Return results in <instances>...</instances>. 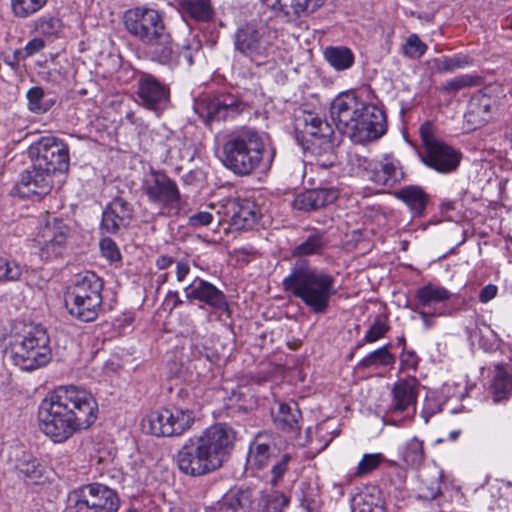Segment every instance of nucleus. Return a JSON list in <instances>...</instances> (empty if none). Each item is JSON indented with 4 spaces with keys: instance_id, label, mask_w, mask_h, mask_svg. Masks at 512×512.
I'll use <instances>...</instances> for the list:
<instances>
[{
    "instance_id": "52",
    "label": "nucleus",
    "mask_w": 512,
    "mask_h": 512,
    "mask_svg": "<svg viewBox=\"0 0 512 512\" xmlns=\"http://www.w3.org/2000/svg\"><path fill=\"white\" fill-rule=\"evenodd\" d=\"M102 255L109 261L120 260L121 255L116 243L110 238H103L100 241Z\"/></svg>"
},
{
    "instance_id": "14",
    "label": "nucleus",
    "mask_w": 512,
    "mask_h": 512,
    "mask_svg": "<svg viewBox=\"0 0 512 512\" xmlns=\"http://www.w3.org/2000/svg\"><path fill=\"white\" fill-rule=\"evenodd\" d=\"M194 422L193 412L177 407L163 408L150 413L143 420V429L157 437H172L183 434Z\"/></svg>"
},
{
    "instance_id": "22",
    "label": "nucleus",
    "mask_w": 512,
    "mask_h": 512,
    "mask_svg": "<svg viewBox=\"0 0 512 512\" xmlns=\"http://www.w3.org/2000/svg\"><path fill=\"white\" fill-rule=\"evenodd\" d=\"M132 217V205L125 199L116 197L103 211L101 229L108 234H115L121 228H126Z\"/></svg>"
},
{
    "instance_id": "18",
    "label": "nucleus",
    "mask_w": 512,
    "mask_h": 512,
    "mask_svg": "<svg viewBox=\"0 0 512 512\" xmlns=\"http://www.w3.org/2000/svg\"><path fill=\"white\" fill-rule=\"evenodd\" d=\"M246 105L232 94L204 97L195 104V111L206 124L234 119Z\"/></svg>"
},
{
    "instance_id": "40",
    "label": "nucleus",
    "mask_w": 512,
    "mask_h": 512,
    "mask_svg": "<svg viewBox=\"0 0 512 512\" xmlns=\"http://www.w3.org/2000/svg\"><path fill=\"white\" fill-rule=\"evenodd\" d=\"M48 0H11V10L16 18L26 19L38 13Z\"/></svg>"
},
{
    "instance_id": "57",
    "label": "nucleus",
    "mask_w": 512,
    "mask_h": 512,
    "mask_svg": "<svg viewBox=\"0 0 512 512\" xmlns=\"http://www.w3.org/2000/svg\"><path fill=\"white\" fill-rule=\"evenodd\" d=\"M449 60L453 71L456 69L465 68L472 64V58L461 53L449 56Z\"/></svg>"
},
{
    "instance_id": "30",
    "label": "nucleus",
    "mask_w": 512,
    "mask_h": 512,
    "mask_svg": "<svg viewBox=\"0 0 512 512\" xmlns=\"http://www.w3.org/2000/svg\"><path fill=\"white\" fill-rule=\"evenodd\" d=\"M327 244L328 239L325 234L314 231L295 245L291 250V254L293 257L298 258L321 255L327 247Z\"/></svg>"
},
{
    "instance_id": "28",
    "label": "nucleus",
    "mask_w": 512,
    "mask_h": 512,
    "mask_svg": "<svg viewBox=\"0 0 512 512\" xmlns=\"http://www.w3.org/2000/svg\"><path fill=\"white\" fill-rule=\"evenodd\" d=\"M395 197L406 204L413 217H423L429 201V195L420 186H405L394 193Z\"/></svg>"
},
{
    "instance_id": "38",
    "label": "nucleus",
    "mask_w": 512,
    "mask_h": 512,
    "mask_svg": "<svg viewBox=\"0 0 512 512\" xmlns=\"http://www.w3.org/2000/svg\"><path fill=\"white\" fill-rule=\"evenodd\" d=\"M16 468L20 474L31 481H36L41 478L44 472V467L39 460L31 454L26 453L18 459Z\"/></svg>"
},
{
    "instance_id": "51",
    "label": "nucleus",
    "mask_w": 512,
    "mask_h": 512,
    "mask_svg": "<svg viewBox=\"0 0 512 512\" xmlns=\"http://www.w3.org/2000/svg\"><path fill=\"white\" fill-rule=\"evenodd\" d=\"M291 7L296 17L301 14H310L320 8L325 0H292Z\"/></svg>"
},
{
    "instance_id": "31",
    "label": "nucleus",
    "mask_w": 512,
    "mask_h": 512,
    "mask_svg": "<svg viewBox=\"0 0 512 512\" xmlns=\"http://www.w3.org/2000/svg\"><path fill=\"white\" fill-rule=\"evenodd\" d=\"M301 411L295 402L280 403L274 415V422L280 429L289 432L300 430Z\"/></svg>"
},
{
    "instance_id": "48",
    "label": "nucleus",
    "mask_w": 512,
    "mask_h": 512,
    "mask_svg": "<svg viewBox=\"0 0 512 512\" xmlns=\"http://www.w3.org/2000/svg\"><path fill=\"white\" fill-rule=\"evenodd\" d=\"M46 47L45 41L40 37H35L27 42L24 48L14 51L16 62L26 60L27 58L39 53Z\"/></svg>"
},
{
    "instance_id": "25",
    "label": "nucleus",
    "mask_w": 512,
    "mask_h": 512,
    "mask_svg": "<svg viewBox=\"0 0 512 512\" xmlns=\"http://www.w3.org/2000/svg\"><path fill=\"white\" fill-rule=\"evenodd\" d=\"M418 397V381L414 377L398 380L392 389V401L390 410L392 412H404L415 405Z\"/></svg>"
},
{
    "instance_id": "43",
    "label": "nucleus",
    "mask_w": 512,
    "mask_h": 512,
    "mask_svg": "<svg viewBox=\"0 0 512 512\" xmlns=\"http://www.w3.org/2000/svg\"><path fill=\"white\" fill-rule=\"evenodd\" d=\"M389 330H390V326L388 324L387 316L377 315L374 318L369 329L367 330L362 341L364 343H374L377 340L383 338Z\"/></svg>"
},
{
    "instance_id": "60",
    "label": "nucleus",
    "mask_w": 512,
    "mask_h": 512,
    "mask_svg": "<svg viewBox=\"0 0 512 512\" xmlns=\"http://www.w3.org/2000/svg\"><path fill=\"white\" fill-rule=\"evenodd\" d=\"M497 294V287L489 284L483 287L480 291L479 299L481 302L486 303L492 300Z\"/></svg>"
},
{
    "instance_id": "36",
    "label": "nucleus",
    "mask_w": 512,
    "mask_h": 512,
    "mask_svg": "<svg viewBox=\"0 0 512 512\" xmlns=\"http://www.w3.org/2000/svg\"><path fill=\"white\" fill-rule=\"evenodd\" d=\"M247 494L242 491H231L224 495L215 505L208 507L206 512H237L244 506Z\"/></svg>"
},
{
    "instance_id": "41",
    "label": "nucleus",
    "mask_w": 512,
    "mask_h": 512,
    "mask_svg": "<svg viewBox=\"0 0 512 512\" xmlns=\"http://www.w3.org/2000/svg\"><path fill=\"white\" fill-rule=\"evenodd\" d=\"M425 458L423 442L416 437L410 439L403 451V460L413 468L422 465Z\"/></svg>"
},
{
    "instance_id": "2",
    "label": "nucleus",
    "mask_w": 512,
    "mask_h": 512,
    "mask_svg": "<svg viewBox=\"0 0 512 512\" xmlns=\"http://www.w3.org/2000/svg\"><path fill=\"white\" fill-rule=\"evenodd\" d=\"M234 433L225 424H215L200 435L188 438L176 454L179 470L199 477L219 469L233 446Z\"/></svg>"
},
{
    "instance_id": "44",
    "label": "nucleus",
    "mask_w": 512,
    "mask_h": 512,
    "mask_svg": "<svg viewBox=\"0 0 512 512\" xmlns=\"http://www.w3.org/2000/svg\"><path fill=\"white\" fill-rule=\"evenodd\" d=\"M22 274L23 267L18 262L5 257H0V281H18Z\"/></svg>"
},
{
    "instance_id": "26",
    "label": "nucleus",
    "mask_w": 512,
    "mask_h": 512,
    "mask_svg": "<svg viewBox=\"0 0 512 512\" xmlns=\"http://www.w3.org/2000/svg\"><path fill=\"white\" fill-rule=\"evenodd\" d=\"M278 456L279 449L274 442L264 441L261 436H257L250 445L247 461L251 468L261 470Z\"/></svg>"
},
{
    "instance_id": "45",
    "label": "nucleus",
    "mask_w": 512,
    "mask_h": 512,
    "mask_svg": "<svg viewBox=\"0 0 512 512\" xmlns=\"http://www.w3.org/2000/svg\"><path fill=\"white\" fill-rule=\"evenodd\" d=\"M292 457L289 453H282L273 461L271 468L270 484L274 487L279 486L283 481V476L288 470Z\"/></svg>"
},
{
    "instance_id": "39",
    "label": "nucleus",
    "mask_w": 512,
    "mask_h": 512,
    "mask_svg": "<svg viewBox=\"0 0 512 512\" xmlns=\"http://www.w3.org/2000/svg\"><path fill=\"white\" fill-rule=\"evenodd\" d=\"M34 31L45 37H56L63 29L62 20L53 15H43L33 22Z\"/></svg>"
},
{
    "instance_id": "49",
    "label": "nucleus",
    "mask_w": 512,
    "mask_h": 512,
    "mask_svg": "<svg viewBox=\"0 0 512 512\" xmlns=\"http://www.w3.org/2000/svg\"><path fill=\"white\" fill-rule=\"evenodd\" d=\"M479 82V76L464 74L457 76L449 81H446L444 84V89L446 91L456 92L466 87L475 86L479 84Z\"/></svg>"
},
{
    "instance_id": "29",
    "label": "nucleus",
    "mask_w": 512,
    "mask_h": 512,
    "mask_svg": "<svg viewBox=\"0 0 512 512\" xmlns=\"http://www.w3.org/2000/svg\"><path fill=\"white\" fill-rule=\"evenodd\" d=\"M490 384V393L494 403L508 400L512 396V372L502 364H496Z\"/></svg>"
},
{
    "instance_id": "58",
    "label": "nucleus",
    "mask_w": 512,
    "mask_h": 512,
    "mask_svg": "<svg viewBox=\"0 0 512 512\" xmlns=\"http://www.w3.org/2000/svg\"><path fill=\"white\" fill-rule=\"evenodd\" d=\"M401 363L407 368L416 369L419 363V358L414 351H406L401 355Z\"/></svg>"
},
{
    "instance_id": "3",
    "label": "nucleus",
    "mask_w": 512,
    "mask_h": 512,
    "mask_svg": "<svg viewBox=\"0 0 512 512\" xmlns=\"http://www.w3.org/2000/svg\"><path fill=\"white\" fill-rule=\"evenodd\" d=\"M330 115L337 129L357 143L376 140L386 132L383 110L354 92L338 95L331 104Z\"/></svg>"
},
{
    "instance_id": "62",
    "label": "nucleus",
    "mask_w": 512,
    "mask_h": 512,
    "mask_svg": "<svg viewBox=\"0 0 512 512\" xmlns=\"http://www.w3.org/2000/svg\"><path fill=\"white\" fill-rule=\"evenodd\" d=\"M173 262H174L173 257L167 256V255H161L156 260V266L160 270H164V269H167L168 267H170L173 264Z\"/></svg>"
},
{
    "instance_id": "5",
    "label": "nucleus",
    "mask_w": 512,
    "mask_h": 512,
    "mask_svg": "<svg viewBox=\"0 0 512 512\" xmlns=\"http://www.w3.org/2000/svg\"><path fill=\"white\" fill-rule=\"evenodd\" d=\"M127 32L149 47L151 59L160 64H172L178 59V45L172 40L163 15L156 9L138 6L124 14Z\"/></svg>"
},
{
    "instance_id": "21",
    "label": "nucleus",
    "mask_w": 512,
    "mask_h": 512,
    "mask_svg": "<svg viewBox=\"0 0 512 512\" xmlns=\"http://www.w3.org/2000/svg\"><path fill=\"white\" fill-rule=\"evenodd\" d=\"M423 162L439 173H450L456 170L461 161V153L441 141L430 145L423 156Z\"/></svg>"
},
{
    "instance_id": "16",
    "label": "nucleus",
    "mask_w": 512,
    "mask_h": 512,
    "mask_svg": "<svg viewBox=\"0 0 512 512\" xmlns=\"http://www.w3.org/2000/svg\"><path fill=\"white\" fill-rule=\"evenodd\" d=\"M76 512H116L119 499L116 492L106 485L92 483L72 493Z\"/></svg>"
},
{
    "instance_id": "10",
    "label": "nucleus",
    "mask_w": 512,
    "mask_h": 512,
    "mask_svg": "<svg viewBox=\"0 0 512 512\" xmlns=\"http://www.w3.org/2000/svg\"><path fill=\"white\" fill-rule=\"evenodd\" d=\"M102 290L103 282L94 272L77 274L66 301L70 314L84 322L95 320L102 306Z\"/></svg>"
},
{
    "instance_id": "6",
    "label": "nucleus",
    "mask_w": 512,
    "mask_h": 512,
    "mask_svg": "<svg viewBox=\"0 0 512 512\" xmlns=\"http://www.w3.org/2000/svg\"><path fill=\"white\" fill-rule=\"evenodd\" d=\"M335 277L311 265L307 260H297L282 281L283 289L300 299L314 314H325L331 298L337 293Z\"/></svg>"
},
{
    "instance_id": "19",
    "label": "nucleus",
    "mask_w": 512,
    "mask_h": 512,
    "mask_svg": "<svg viewBox=\"0 0 512 512\" xmlns=\"http://www.w3.org/2000/svg\"><path fill=\"white\" fill-rule=\"evenodd\" d=\"M218 210V221L229 218L231 226L237 230L251 229L259 220L260 213L256 204L247 199H226Z\"/></svg>"
},
{
    "instance_id": "42",
    "label": "nucleus",
    "mask_w": 512,
    "mask_h": 512,
    "mask_svg": "<svg viewBox=\"0 0 512 512\" xmlns=\"http://www.w3.org/2000/svg\"><path fill=\"white\" fill-rule=\"evenodd\" d=\"M298 498L301 506L307 512H319V495L317 489L308 483H301L299 487Z\"/></svg>"
},
{
    "instance_id": "54",
    "label": "nucleus",
    "mask_w": 512,
    "mask_h": 512,
    "mask_svg": "<svg viewBox=\"0 0 512 512\" xmlns=\"http://www.w3.org/2000/svg\"><path fill=\"white\" fill-rule=\"evenodd\" d=\"M419 133L425 148V151L429 149L430 145L438 144L441 142L436 139L433 132V124L429 121L421 125Z\"/></svg>"
},
{
    "instance_id": "37",
    "label": "nucleus",
    "mask_w": 512,
    "mask_h": 512,
    "mask_svg": "<svg viewBox=\"0 0 512 512\" xmlns=\"http://www.w3.org/2000/svg\"><path fill=\"white\" fill-rule=\"evenodd\" d=\"M395 361V356L389 351V346L384 345L365 356L359 362V367H388L394 365Z\"/></svg>"
},
{
    "instance_id": "63",
    "label": "nucleus",
    "mask_w": 512,
    "mask_h": 512,
    "mask_svg": "<svg viewBox=\"0 0 512 512\" xmlns=\"http://www.w3.org/2000/svg\"><path fill=\"white\" fill-rule=\"evenodd\" d=\"M169 296L173 297L174 298V304H173V308L179 306L182 304V301L181 299L179 298V295H178V292H170L169 293Z\"/></svg>"
},
{
    "instance_id": "1",
    "label": "nucleus",
    "mask_w": 512,
    "mask_h": 512,
    "mask_svg": "<svg viewBox=\"0 0 512 512\" xmlns=\"http://www.w3.org/2000/svg\"><path fill=\"white\" fill-rule=\"evenodd\" d=\"M97 416L98 404L94 396L74 385L56 387L45 396L38 409L40 430L59 444L88 429Z\"/></svg>"
},
{
    "instance_id": "33",
    "label": "nucleus",
    "mask_w": 512,
    "mask_h": 512,
    "mask_svg": "<svg viewBox=\"0 0 512 512\" xmlns=\"http://www.w3.org/2000/svg\"><path fill=\"white\" fill-rule=\"evenodd\" d=\"M26 98L28 110L34 114H44L56 103L55 95L40 86L31 87L26 93Z\"/></svg>"
},
{
    "instance_id": "8",
    "label": "nucleus",
    "mask_w": 512,
    "mask_h": 512,
    "mask_svg": "<svg viewBox=\"0 0 512 512\" xmlns=\"http://www.w3.org/2000/svg\"><path fill=\"white\" fill-rule=\"evenodd\" d=\"M265 154L264 137L257 130L245 127L227 135L221 160L234 174L246 176L259 168Z\"/></svg>"
},
{
    "instance_id": "15",
    "label": "nucleus",
    "mask_w": 512,
    "mask_h": 512,
    "mask_svg": "<svg viewBox=\"0 0 512 512\" xmlns=\"http://www.w3.org/2000/svg\"><path fill=\"white\" fill-rule=\"evenodd\" d=\"M69 235L70 229L63 220L48 215L39 225L35 236L39 256L46 261L61 257Z\"/></svg>"
},
{
    "instance_id": "7",
    "label": "nucleus",
    "mask_w": 512,
    "mask_h": 512,
    "mask_svg": "<svg viewBox=\"0 0 512 512\" xmlns=\"http://www.w3.org/2000/svg\"><path fill=\"white\" fill-rule=\"evenodd\" d=\"M277 42V29L266 22H246L236 29L233 37L235 51L257 65H269L270 69L287 62L285 51Z\"/></svg>"
},
{
    "instance_id": "61",
    "label": "nucleus",
    "mask_w": 512,
    "mask_h": 512,
    "mask_svg": "<svg viewBox=\"0 0 512 512\" xmlns=\"http://www.w3.org/2000/svg\"><path fill=\"white\" fill-rule=\"evenodd\" d=\"M434 68L439 73L453 72L449 60V56H444L440 59L434 60Z\"/></svg>"
},
{
    "instance_id": "50",
    "label": "nucleus",
    "mask_w": 512,
    "mask_h": 512,
    "mask_svg": "<svg viewBox=\"0 0 512 512\" xmlns=\"http://www.w3.org/2000/svg\"><path fill=\"white\" fill-rule=\"evenodd\" d=\"M287 505L288 499L283 493H273L265 499L261 512H283Z\"/></svg>"
},
{
    "instance_id": "27",
    "label": "nucleus",
    "mask_w": 512,
    "mask_h": 512,
    "mask_svg": "<svg viewBox=\"0 0 512 512\" xmlns=\"http://www.w3.org/2000/svg\"><path fill=\"white\" fill-rule=\"evenodd\" d=\"M491 107L492 100L487 95L472 97L464 114L467 129L475 130L485 125L490 118Z\"/></svg>"
},
{
    "instance_id": "11",
    "label": "nucleus",
    "mask_w": 512,
    "mask_h": 512,
    "mask_svg": "<svg viewBox=\"0 0 512 512\" xmlns=\"http://www.w3.org/2000/svg\"><path fill=\"white\" fill-rule=\"evenodd\" d=\"M51 357L50 338L40 325L15 337L10 346V358L22 370L32 371L43 367Z\"/></svg>"
},
{
    "instance_id": "34",
    "label": "nucleus",
    "mask_w": 512,
    "mask_h": 512,
    "mask_svg": "<svg viewBox=\"0 0 512 512\" xmlns=\"http://www.w3.org/2000/svg\"><path fill=\"white\" fill-rule=\"evenodd\" d=\"M182 13L197 21H209L213 11L209 0H175Z\"/></svg>"
},
{
    "instance_id": "4",
    "label": "nucleus",
    "mask_w": 512,
    "mask_h": 512,
    "mask_svg": "<svg viewBox=\"0 0 512 512\" xmlns=\"http://www.w3.org/2000/svg\"><path fill=\"white\" fill-rule=\"evenodd\" d=\"M31 167L21 175V185L28 194L47 195L53 187V176L69 169V146L54 136H43L33 142L28 150Z\"/></svg>"
},
{
    "instance_id": "64",
    "label": "nucleus",
    "mask_w": 512,
    "mask_h": 512,
    "mask_svg": "<svg viewBox=\"0 0 512 512\" xmlns=\"http://www.w3.org/2000/svg\"><path fill=\"white\" fill-rule=\"evenodd\" d=\"M5 63L7 65H9L10 67H12L13 69L17 68L19 62H16L15 58H14V55L12 56V58H6L5 59Z\"/></svg>"
},
{
    "instance_id": "35",
    "label": "nucleus",
    "mask_w": 512,
    "mask_h": 512,
    "mask_svg": "<svg viewBox=\"0 0 512 512\" xmlns=\"http://www.w3.org/2000/svg\"><path fill=\"white\" fill-rule=\"evenodd\" d=\"M327 62L337 71L349 69L354 63V54L344 46H329L324 50Z\"/></svg>"
},
{
    "instance_id": "56",
    "label": "nucleus",
    "mask_w": 512,
    "mask_h": 512,
    "mask_svg": "<svg viewBox=\"0 0 512 512\" xmlns=\"http://www.w3.org/2000/svg\"><path fill=\"white\" fill-rule=\"evenodd\" d=\"M232 401L238 402L239 410L248 411L252 409L254 405L253 397L251 394H247L242 391H234L231 397Z\"/></svg>"
},
{
    "instance_id": "46",
    "label": "nucleus",
    "mask_w": 512,
    "mask_h": 512,
    "mask_svg": "<svg viewBox=\"0 0 512 512\" xmlns=\"http://www.w3.org/2000/svg\"><path fill=\"white\" fill-rule=\"evenodd\" d=\"M385 457L382 453L364 454L356 467L355 475L362 477L376 470L383 462Z\"/></svg>"
},
{
    "instance_id": "47",
    "label": "nucleus",
    "mask_w": 512,
    "mask_h": 512,
    "mask_svg": "<svg viewBox=\"0 0 512 512\" xmlns=\"http://www.w3.org/2000/svg\"><path fill=\"white\" fill-rule=\"evenodd\" d=\"M427 45L419 38L417 34H411L402 46L403 54L410 59H418L427 51Z\"/></svg>"
},
{
    "instance_id": "20",
    "label": "nucleus",
    "mask_w": 512,
    "mask_h": 512,
    "mask_svg": "<svg viewBox=\"0 0 512 512\" xmlns=\"http://www.w3.org/2000/svg\"><path fill=\"white\" fill-rule=\"evenodd\" d=\"M137 95L145 108L158 112L168 106L170 89L154 76L143 74L138 80Z\"/></svg>"
},
{
    "instance_id": "32",
    "label": "nucleus",
    "mask_w": 512,
    "mask_h": 512,
    "mask_svg": "<svg viewBox=\"0 0 512 512\" xmlns=\"http://www.w3.org/2000/svg\"><path fill=\"white\" fill-rule=\"evenodd\" d=\"M353 512H387L385 500L378 489L357 494L352 500Z\"/></svg>"
},
{
    "instance_id": "13",
    "label": "nucleus",
    "mask_w": 512,
    "mask_h": 512,
    "mask_svg": "<svg viewBox=\"0 0 512 512\" xmlns=\"http://www.w3.org/2000/svg\"><path fill=\"white\" fill-rule=\"evenodd\" d=\"M451 297L452 293L445 287L427 283L416 290V302L407 307L419 315L425 329H431L436 324V317L450 316L452 314L446 307V302Z\"/></svg>"
},
{
    "instance_id": "17",
    "label": "nucleus",
    "mask_w": 512,
    "mask_h": 512,
    "mask_svg": "<svg viewBox=\"0 0 512 512\" xmlns=\"http://www.w3.org/2000/svg\"><path fill=\"white\" fill-rule=\"evenodd\" d=\"M359 167L368 180L378 186L392 188L405 178L401 161L392 153H385L376 159H359Z\"/></svg>"
},
{
    "instance_id": "55",
    "label": "nucleus",
    "mask_w": 512,
    "mask_h": 512,
    "mask_svg": "<svg viewBox=\"0 0 512 512\" xmlns=\"http://www.w3.org/2000/svg\"><path fill=\"white\" fill-rule=\"evenodd\" d=\"M267 7L271 8L276 12V15L281 17L284 21L290 22L294 20L291 16L290 12L286 9L284 5L281 4V0H260Z\"/></svg>"
},
{
    "instance_id": "24",
    "label": "nucleus",
    "mask_w": 512,
    "mask_h": 512,
    "mask_svg": "<svg viewBox=\"0 0 512 512\" xmlns=\"http://www.w3.org/2000/svg\"><path fill=\"white\" fill-rule=\"evenodd\" d=\"M338 197L339 191L335 187L311 189L298 194L293 207L304 212L316 211L334 203Z\"/></svg>"
},
{
    "instance_id": "23",
    "label": "nucleus",
    "mask_w": 512,
    "mask_h": 512,
    "mask_svg": "<svg viewBox=\"0 0 512 512\" xmlns=\"http://www.w3.org/2000/svg\"><path fill=\"white\" fill-rule=\"evenodd\" d=\"M184 293L188 300H197L218 310H225L228 307L224 293L199 277L184 288Z\"/></svg>"
},
{
    "instance_id": "53",
    "label": "nucleus",
    "mask_w": 512,
    "mask_h": 512,
    "mask_svg": "<svg viewBox=\"0 0 512 512\" xmlns=\"http://www.w3.org/2000/svg\"><path fill=\"white\" fill-rule=\"evenodd\" d=\"M213 218L214 216L211 212L199 211L188 218V225L195 229L205 227L211 224Z\"/></svg>"
},
{
    "instance_id": "12",
    "label": "nucleus",
    "mask_w": 512,
    "mask_h": 512,
    "mask_svg": "<svg viewBox=\"0 0 512 512\" xmlns=\"http://www.w3.org/2000/svg\"><path fill=\"white\" fill-rule=\"evenodd\" d=\"M141 191L148 202L159 209L161 216L178 215L184 201L175 180L166 173L151 170L142 179Z\"/></svg>"
},
{
    "instance_id": "9",
    "label": "nucleus",
    "mask_w": 512,
    "mask_h": 512,
    "mask_svg": "<svg viewBox=\"0 0 512 512\" xmlns=\"http://www.w3.org/2000/svg\"><path fill=\"white\" fill-rule=\"evenodd\" d=\"M295 131L298 140L301 141L305 150L315 156L327 155L324 161L318 160V165L324 169L334 164V144L332 127L314 112L300 111L295 116Z\"/></svg>"
},
{
    "instance_id": "59",
    "label": "nucleus",
    "mask_w": 512,
    "mask_h": 512,
    "mask_svg": "<svg viewBox=\"0 0 512 512\" xmlns=\"http://www.w3.org/2000/svg\"><path fill=\"white\" fill-rule=\"evenodd\" d=\"M190 273V266L187 260H180L176 263V278L182 282Z\"/></svg>"
}]
</instances>
